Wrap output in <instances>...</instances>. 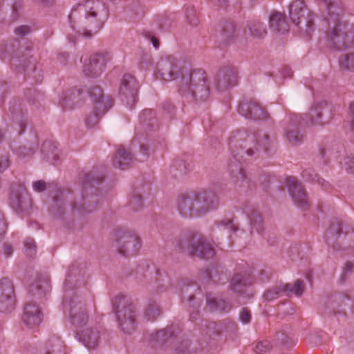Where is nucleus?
Here are the masks:
<instances>
[{
	"label": "nucleus",
	"instance_id": "49530a36",
	"mask_svg": "<svg viewBox=\"0 0 354 354\" xmlns=\"http://www.w3.org/2000/svg\"><path fill=\"white\" fill-rule=\"evenodd\" d=\"M190 342L187 339L178 340L174 345V354H190Z\"/></svg>",
	"mask_w": 354,
	"mask_h": 354
},
{
	"label": "nucleus",
	"instance_id": "1a4fd4ad",
	"mask_svg": "<svg viewBox=\"0 0 354 354\" xmlns=\"http://www.w3.org/2000/svg\"><path fill=\"white\" fill-rule=\"evenodd\" d=\"M289 17L299 31L308 38L315 31L313 15L304 4L303 0L293 1L289 6Z\"/></svg>",
	"mask_w": 354,
	"mask_h": 354
},
{
	"label": "nucleus",
	"instance_id": "a18cd8bd",
	"mask_svg": "<svg viewBox=\"0 0 354 354\" xmlns=\"http://www.w3.org/2000/svg\"><path fill=\"white\" fill-rule=\"evenodd\" d=\"M339 64L342 68L354 71V53H348L341 56Z\"/></svg>",
	"mask_w": 354,
	"mask_h": 354
},
{
	"label": "nucleus",
	"instance_id": "cd10ccee",
	"mask_svg": "<svg viewBox=\"0 0 354 354\" xmlns=\"http://www.w3.org/2000/svg\"><path fill=\"white\" fill-rule=\"evenodd\" d=\"M50 288V277L46 274H38L36 280L29 287V293L34 297L41 299Z\"/></svg>",
	"mask_w": 354,
	"mask_h": 354
},
{
	"label": "nucleus",
	"instance_id": "dca6fc26",
	"mask_svg": "<svg viewBox=\"0 0 354 354\" xmlns=\"http://www.w3.org/2000/svg\"><path fill=\"white\" fill-rule=\"evenodd\" d=\"M183 72L178 60L174 57H168L165 59H162L157 64V74L163 80H173L177 79L179 76L182 77Z\"/></svg>",
	"mask_w": 354,
	"mask_h": 354
},
{
	"label": "nucleus",
	"instance_id": "0eeeda50",
	"mask_svg": "<svg viewBox=\"0 0 354 354\" xmlns=\"http://www.w3.org/2000/svg\"><path fill=\"white\" fill-rule=\"evenodd\" d=\"M112 308L121 330L127 334L134 331L137 326L136 306L124 296L118 295L112 300Z\"/></svg>",
	"mask_w": 354,
	"mask_h": 354
},
{
	"label": "nucleus",
	"instance_id": "de8ad7c7",
	"mask_svg": "<svg viewBox=\"0 0 354 354\" xmlns=\"http://www.w3.org/2000/svg\"><path fill=\"white\" fill-rule=\"evenodd\" d=\"M104 113H100V111L96 110L95 106H94L93 111L86 118V124L88 127H93L98 123L100 118Z\"/></svg>",
	"mask_w": 354,
	"mask_h": 354
},
{
	"label": "nucleus",
	"instance_id": "3c124183",
	"mask_svg": "<svg viewBox=\"0 0 354 354\" xmlns=\"http://www.w3.org/2000/svg\"><path fill=\"white\" fill-rule=\"evenodd\" d=\"M272 345L268 340L259 341L257 343L254 351L259 354H265L266 353L270 351Z\"/></svg>",
	"mask_w": 354,
	"mask_h": 354
},
{
	"label": "nucleus",
	"instance_id": "f704fd0d",
	"mask_svg": "<svg viewBox=\"0 0 354 354\" xmlns=\"http://www.w3.org/2000/svg\"><path fill=\"white\" fill-rule=\"evenodd\" d=\"M342 233L341 223L339 222L333 223L326 232V242L334 249L339 250L340 246L336 244V242Z\"/></svg>",
	"mask_w": 354,
	"mask_h": 354
},
{
	"label": "nucleus",
	"instance_id": "4d7b16f0",
	"mask_svg": "<svg viewBox=\"0 0 354 354\" xmlns=\"http://www.w3.org/2000/svg\"><path fill=\"white\" fill-rule=\"evenodd\" d=\"M142 35L146 39L151 41L155 48H158L159 47V40L152 32L145 31L142 32Z\"/></svg>",
	"mask_w": 354,
	"mask_h": 354
},
{
	"label": "nucleus",
	"instance_id": "a19ab883",
	"mask_svg": "<svg viewBox=\"0 0 354 354\" xmlns=\"http://www.w3.org/2000/svg\"><path fill=\"white\" fill-rule=\"evenodd\" d=\"M126 17L131 21H138L144 15V11L138 2L129 4L124 9Z\"/></svg>",
	"mask_w": 354,
	"mask_h": 354
},
{
	"label": "nucleus",
	"instance_id": "f03ea898",
	"mask_svg": "<svg viewBox=\"0 0 354 354\" xmlns=\"http://www.w3.org/2000/svg\"><path fill=\"white\" fill-rule=\"evenodd\" d=\"M228 145L232 155L228 165L229 171L233 177L244 180L246 175L242 163L245 161V157L258 158L262 153L267 152L271 140L269 135L262 131L243 128L231 133Z\"/></svg>",
	"mask_w": 354,
	"mask_h": 354
},
{
	"label": "nucleus",
	"instance_id": "4468645a",
	"mask_svg": "<svg viewBox=\"0 0 354 354\" xmlns=\"http://www.w3.org/2000/svg\"><path fill=\"white\" fill-rule=\"evenodd\" d=\"M139 84L135 77L129 73L124 74L120 82L119 95L121 100L130 109L138 101Z\"/></svg>",
	"mask_w": 354,
	"mask_h": 354
},
{
	"label": "nucleus",
	"instance_id": "052dcab7",
	"mask_svg": "<svg viewBox=\"0 0 354 354\" xmlns=\"http://www.w3.org/2000/svg\"><path fill=\"white\" fill-rule=\"evenodd\" d=\"M140 161H144L149 156V150L147 145L141 144L140 146Z\"/></svg>",
	"mask_w": 354,
	"mask_h": 354
},
{
	"label": "nucleus",
	"instance_id": "8fccbe9b",
	"mask_svg": "<svg viewBox=\"0 0 354 354\" xmlns=\"http://www.w3.org/2000/svg\"><path fill=\"white\" fill-rule=\"evenodd\" d=\"M129 205L133 211L140 210L142 208V196L138 193H133L130 198Z\"/></svg>",
	"mask_w": 354,
	"mask_h": 354
},
{
	"label": "nucleus",
	"instance_id": "338daca9",
	"mask_svg": "<svg viewBox=\"0 0 354 354\" xmlns=\"http://www.w3.org/2000/svg\"><path fill=\"white\" fill-rule=\"evenodd\" d=\"M351 129L354 131V102L350 104L349 112Z\"/></svg>",
	"mask_w": 354,
	"mask_h": 354
},
{
	"label": "nucleus",
	"instance_id": "e433bc0d",
	"mask_svg": "<svg viewBox=\"0 0 354 354\" xmlns=\"http://www.w3.org/2000/svg\"><path fill=\"white\" fill-rule=\"evenodd\" d=\"M140 124L146 130H153L158 127L157 119L155 112L150 109L143 110L139 116Z\"/></svg>",
	"mask_w": 354,
	"mask_h": 354
},
{
	"label": "nucleus",
	"instance_id": "58836bf2",
	"mask_svg": "<svg viewBox=\"0 0 354 354\" xmlns=\"http://www.w3.org/2000/svg\"><path fill=\"white\" fill-rule=\"evenodd\" d=\"M220 39L224 44L232 41L236 37V26L232 21H225L223 23L220 32Z\"/></svg>",
	"mask_w": 354,
	"mask_h": 354
},
{
	"label": "nucleus",
	"instance_id": "9d476101",
	"mask_svg": "<svg viewBox=\"0 0 354 354\" xmlns=\"http://www.w3.org/2000/svg\"><path fill=\"white\" fill-rule=\"evenodd\" d=\"M114 245L122 255L133 256L140 247V238L132 231L118 229L114 232Z\"/></svg>",
	"mask_w": 354,
	"mask_h": 354
},
{
	"label": "nucleus",
	"instance_id": "2f4dec72",
	"mask_svg": "<svg viewBox=\"0 0 354 354\" xmlns=\"http://www.w3.org/2000/svg\"><path fill=\"white\" fill-rule=\"evenodd\" d=\"M81 100V91L77 88H71L63 93L59 103L63 109H73Z\"/></svg>",
	"mask_w": 354,
	"mask_h": 354
},
{
	"label": "nucleus",
	"instance_id": "c9c22d12",
	"mask_svg": "<svg viewBox=\"0 0 354 354\" xmlns=\"http://www.w3.org/2000/svg\"><path fill=\"white\" fill-rule=\"evenodd\" d=\"M247 27L250 35L254 39H262L268 34L266 24L259 19H254L248 21Z\"/></svg>",
	"mask_w": 354,
	"mask_h": 354
},
{
	"label": "nucleus",
	"instance_id": "5701e85b",
	"mask_svg": "<svg viewBox=\"0 0 354 354\" xmlns=\"http://www.w3.org/2000/svg\"><path fill=\"white\" fill-rule=\"evenodd\" d=\"M253 281L250 276L237 273L234 274L230 282L231 289L244 298L250 299L253 297L254 291L251 288Z\"/></svg>",
	"mask_w": 354,
	"mask_h": 354
},
{
	"label": "nucleus",
	"instance_id": "a211bd4d",
	"mask_svg": "<svg viewBox=\"0 0 354 354\" xmlns=\"http://www.w3.org/2000/svg\"><path fill=\"white\" fill-rule=\"evenodd\" d=\"M110 59L109 53L106 51L99 52L91 55L88 62L84 64V74L90 77L100 76Z\"/></svg>",
	"mask_w": 354,
	"mask_h": 354
},
{
	"label": "nucleus",
	"instance_id": "39448f33",
	"mask_svg": "<svg viewBox=\"0 0 354 354\" xmlns=\"http://www.w3.org/2000/svg\"><path fill=\"white\" fill-rule=\"evenodd\" d=\"M179 91L196 103L207 101L210 97V82L206 72L201 68L186 71L180 79Z\"/></svg>",
	"mask_w": 354,
	"mask_h": 354
},
{
	"label": "nucleus",
	"instance_id": "b1692460",
	"mask_svg": "<svg viewBox=\"0 0 354 354\" xmlns=\"http://www.w3.org/2000/svg\"><path fill=\"white\" fill-rule=\"evenodd\" d=\"M302 125L301 117L299 115H292L289 118L288 123L286 127L285 135L287 140L292 145L301 144L304 135L300 131Z\"/></svg>",
	"mask_w": 354,
	"mask_h": 354
},
{
	"label": "nucleus",
	"instance_id": "0e129e2a",
	"mask_svg": "<svg viewBox=\"0 0 354 354\" xmlns=\"http://www.w3.org/2000/svg\"><path fill=\"white\" fill-rule=\"evenodd\" d=\"M152 57L151 55L149 53L143 54L141 59H140V64L142 65V66H147L148 65H150L151 64Z\"/></svg>",
	"mask_w": 354,
	"mask_h": 354
},
{
	"label": "nucleus",
	"instance_id": "393cba45",
	"mask_svg": "<svg viewBox=\"0 0 354 354\" xmlns=\"http://www.w3.org/2000/svg\"><path fill=\"white\" fill-rule=\"evenodd\" d=\"M22 321L29 328L38 326L42 321V313L39 306L35 302L26 303L24 307Z\"/></svg>",
	"mask_w": 354,
	"mask_h": 354
},
{
	"label": "nucleus",
	"instance_id": "6e6552de",
	"mask_svg": "<svg viewBox=\"0 0 354 354\" xmlns=\"http://www.w3.org/2000/svg\"><path fill=\"white\" fill-rule=\"evenodd\" d=\"M70 283V279L66 278L64 287V308L68 312L72 324L77 327H82L88 322V312L84 304L73 292Z\"/></svg>",
	"mask_w": 354,
	"mask_h": 354
},
{
	"label": "nucleus",
	"instance_id": "4be33fe9",
	"mask_svg": "<svg viewBox=\"0 0 354 354\" xmlns=\"http://www.w3.org/2000/svg\"><path fill=\"white\" fill-rule=\"evenodd\" d=\"M14 290L10 280L4 278L0 280V311L10 313L15 308Z\"/></svg>",
	"mask_w": 354,
	"mask_h": 354
},
{
	"label": "nucleus",
	"instance_id": "9b49d317",
	"mask_svg": "<svg viewBox=\"0 0 354 354\" xmlns=\"http://www.w3.org/2000/svg\"><path fill=\"white\" fill-rule=\"evenodd\" d=\"M10 201L12 208L18 213H28L32 207V199L25 186L14 183L10 186Z\"/></svg>",
	"mask_w": 354,
	"mask_h": 354
},
{
	"label": "nucleus",
	"instance_id": "e2e57ef3",
	"mask_svg": "<svg viewBox=\"0 0 354 354\" xmlns=\"http://www.w3.org/2000/svg\"><path fill=\"white\" fill-rule=\"evenodd\" d=\"M344 165L346 170L350 173L354 174V157L353 158H347L345 160Z\"/></svg>",
	"mask_w": 354,
	"mask_h": 354
},
{
	"label": "nucleus",
	"instance_id": "a878e982",
	"mask_svg": "<svg viewBox=\"0 0 354 354\" xmlns=\"http://www.w3.org/2000/svg\"><path fill=\"white\" fill-rule=\"evenodd\" d=\"M88 95L93 101L95 109L100 113H106L113 106V99L110 95H104L102 90L98 86H92L88 90Z\"/></svg>",
	"mask_w": 354,
	"mask_h": 354
},
{
	"label": "nucleus",
	"instance_id": "774afa93",
	"mask_svg": "<svg viewBox=\"0 0 354 354\" xmlns=\"http://www.w3.org/2000/svg\"><path fill=\"white\" fill-rule=\"evenodd\" d=\"M9 166V159L4 156L0 158V172L3 171Z\"/></svg>",
	"mask_w": 354,
	"mask_h": 354
},
{
	"label": "nucleus",
	"instance_id": "423d86ee",
	"mask_svg": "<svg viewBox=\"0 0 354 354\" xmlns=\"http://www.w3.org/2000/svg\"><path fill=\"white\" fill-rule=\"evenodd\" d=\"M177 246L184 253L200 259H210L215 255L214 248L205 237L196 232H187L179 236Z\"/></svg>",
	"mask_w": 354,
	"mask_h": 354
},
{
	"label": "nucleus",
	"instance_id": "c85d7f7f",
	"mask_svg": "<svg viewBox=\"0 0 354 354\" xmlns=\"http://www.w3.org/2000/svg\"><path fill=\"white\" fill-rule=\"evenodd\" d=\"M80 340L88 348L94 349L99 345L100 332L95 327L87 328L82 331L80 335Z\"/></svg>",
	"mask_w": 354,
	"mask_h": 354
},
{
	"label": "nucleus",
	"instance_id": "7ed1b4c3",
	"mask_svg": "<svg viewBox=\"0 0 354 354\" xmlns=\"http://www.w3.org/2000/svg\"><path fill=\"white\" fill-rule=\"evenodd\" d=\"M327 15L324 19L328 44L337 50H344L354 43V26L344 19V6L341 0H327Z\"/></svg>",
	"mask_w": 354,
	"mask_h": 354
},
{
	"label": "nucleus",
	"instance_id": "6ab92c4d",
	"mask_svg": "<svg viewBox=\"0 0 354 354\" xmlns=\"http://www.w3.org/2000/svg\"><path fill=\"white\" fill-rule=\"evenodd\" d=\"M238 112L245 118L254 121L263 120L267 117L265 109L253 98H244L239 103Z\"/></svg>",
	"mask_w": 354,
	"mask_h": 354
},
{
	"label": "nucleus",
	"instance_id": "bb28decb",
	"mask_svg": "<svg viewBox=\"0 0 354 354\" xmlns=\"http://www.w3.org/2000/svg\"><path fill=\"white\" fill-rule=\"evenodd\" d=\"M194 207V198L192 193L181 194L178 196L176 207L183 216L189 218L196 216Z\"/></svg>",
	"mask_w": 354,
	"mask_h": 354
},
{
	"label": "nucleus",
	"instance_id": "72a5a7b5",
	"mask_svg": "<svg viewBox=\"0 0 354 354\" xmlns=\"http://www.w3.org/2000/svg\"><path fill=\"white\" fill-rule=\"evenodd\" d=\"M206 301L207 308L210 312L227 313L232 308L230 303L221 299L215 298L211 294L207 295Z\"/></svg>",
	"mask_w": 354,
	"mask_h": 354
},
{
	"label": "nucleus",
	"instance_id": "13d9d810",
	"mask_svg": "<svg viewBox=\"0 0 354 354\" xmlns=\"http://www.w3.org/2000/svg\"><path fill=\"white\" fill-rule=\"evenodd\" d=\"M35 153V149L31 147L21 146L17 149V154L23 158L30 156Z\"/></svg>",
	"mask_w": 354,
	"mask_h": 354
},
{
	"label": "nucleus",
	"instance_id": "412c9836",
	"mask_svg": "<svg viewBox=\"0 0 354 354\" xmlns=\"http://www.w3.org/2000/svg\"><path fill=\"white\" fill-rule=\"evenodd\" d=\"M0 48V50L3 55L8 54L13 56L12 62L17 67H21L25 70L26 67L30 63V59L32 56L29 55L28 53L24 54L23 50L19 48L18 42L6 43L1 45Z\"/></svg>",
	"mask_w": 354,
	"mask_h": 354
},
{
	"label": "nucleus",
	"instance_id": "aec40b11",
	"mask_svg": "<svg viewBox=\"0 0 354 354\" xmlns=\"http://www.w3.org/2000/svg\"><path fill=\"white\" fill-rule=\"evenodd\" d=\"M286 185L295 204L306 209L310 205L306 189L303 185L293 176L288 177Z\"/></svg>",
	"mask_w": 354,
	"mask_h": 354
},
{
	"label": "nucleus",
	"instance_id": "473e14b6",
	"mask_svg": "<svg viewBox=\"0 0 354 354\" xmlns=\"http://www.w3.org/2000/svg\"><path fill=\"white\" fill-rule=\"evenodd\" d=\"M269 24L274 31L283 34L289 31V25L286 21V15L281 12H274L271 15Z\"/></svg>",
	"mask_w": 354,
	"mask_h": 354
},
{
	"label": "nucleus",
	"instance_id": "79ce46f5",
	"mask_svg": "<svg viewBox=\"0 0 354 354\" xmlns=\"http://www.w3.org/2000/svg\"><path fill=\"white\" fill-rule=\"evenodd\" d=\"M283 290L281 283L267 289L263 295V299L267 301H272L283 295Z\"/></svg>",
	"mask_w": 354,
	"mask_h": 354
},
{
	"label": "nucleus",
	"instance_id": "c756f323",
	"mask_svg": "<svg viewBox=\"0 0 354 354\" xmlns=\"http://www.w3.org/2000/svg\"><path fill=\"white\" fill-rule=\"evenodd\" d=\"M134 160L135 159L130 151L120 147L115 151L113 159V165L115 167L124 170L129 168Z\"/></svg>",
	"mask_w": 354,
	"mask_h": 354
},
{
	"label": "nucleus",
	"instance_id": "864d4df0",
	"mask_svg": "<svg viewBox=\"0 0 354 354\" xmlns=\"http://www.w3.org/2000/svg\"><path fill=\"white\" fill-rule=\"evenodd\" d=\"M24 247L28 256L32 257L36 253V245L33 239L28 238L24 241Z\"/></svg>",
	"mask_w": 354,
	"mask_h": 354
},
{
	"label": "nucleus",
	"instance_id": "37998d69",
	"mask_svg": "<svg viewBox=\"0 0 354 354\" xmlns=\"http://www.w3.org/2000/svg\"><path fill=\"white\" fill-rule=\"evenodd\" d=\"M160 314V310L159 306L154 301L149 302L145 311V317L147 320H153L156 319Z\"/></svg>",
	"mask_w": 354,
	"mask_h": 354
},
{
	"label": "nucleus",
	"instance_id": "680f3d73",
	"mask_svg": "<svg viewBox=\"0 0 354 354\" xmlns=\"http://www.w3.org/2000/svg\"><path fill=\"white\" fill-rule=\"evenodd\" d=\"M32 187L35 191L41 192L46 189V184L43 180H37L33 183Z\"/></svg>",
	"mask_w": 354,
	"mask_h": 354
},
{
	"label": "nucleus",
	"instance_id": "2eb2a0df",
	"mask_svg": "<svg viewBox=\"0 0 354 354\" xmlns=\"http://www.w3.org/2000/svg\"><path fill=\"white\" fill-rule=\"evenodd\" d=\"M200 291L199 286L189 279H183L180 283V292L183 300H186L190 307L193 309L190 312L189 319L191 321H195L199 316L198 308L201 303L195 300V295Z\"/></svg>",
	"mask_w": 354,
	"mask_h": 354
},
{
	"label": "nucleus",
	"instance_id": "c03bdc74",
	"mask_svg": "<svg viewBox=\"0 0 354 354\" xmlns=\"http://www.w3.org/2000/svg\"><path fill=\"white\" fill-rule=\"evenodd\" d=\"M185 18L189 24L197 26L200 23L198 15L193 6H188L185 10Z\"/></svg>",
	"mask_w": 354,
	"mask_h": 354
},
{
	"label": "nucleus",
	"instance_id": "603ef678",
	"mask_svg": "<svg viewBox=\"0 0 354 354\" xmlns=\"http://www.w3.org/2000/svg\"><path fill=\"white\" fill-rule=\"evenodd\" d=\"M354 269V264L351 261H347L342 270V274L340 276V281L344 283L347 278L352 274Z\"/></svg>",
	"mask_w": 354,
	"mask_h": 354
},
{
	"label": "nucleus",
	"instance_id": "5fc2aeb1",
	"mask_svg": "<svg viewBox=\"0 0 354 354\" xmlns=\"http://www.w3.org/2000/svg\"><path fill=\"white\" fill-rule=\"evenodd\" d=\"M252 319L251 311L247 308H243L239 313V320L244 324H249Z\"/></svg>",
	"mask_w": 354,
	"mask_h": 354
},
{
	"label": "nucleus",
	"instance_id": "4c0bfd02",
	"mask_svg": "<svg viewBox=\"0 0 354 354\" xmlns=\"http://www.w3.org/2000/svg\"><path fill=\"white\" fill-rule=\"evenodd\" d=\"M283 294L287 297L295 295L297 297L302 295L304 291V284L302 280L297 279L293 284L281 283Z\"/></svg>",
	"mask_w": 354,
	"mask_h": 354
},
{
	"label": "nucleus",
	"instance_id": "6e6d98bb",
	"mask_svg": "<svg viewBox=\"0 0 354 354\" xmlns=\"http://www.w3.org/2000/svg\"><path fill=\"white\" fill-rule=\"evenodd\" d=\"M219 224L230 232H235L238 230V226L234 223L232 218H225L221 221Z\"/></svg>",
	"mask_w": 354,
	"mask_h": 354
},
{
	"label": "nucleus",
	"instance_id": "69168bd1",
	"mask_svg": "<svg viewBox=\"0 0 354 354\" xmlns=\"http://www.w3.org/2000/svg\"><path fill=\"white\" fill-rule=\"evenodd\" d=\"M6 224L5 222V219L3 215L0 213V241L2 240L3 236L6 232Z\"/></svg>",
	"mask_w": 354,
	"mask_h": 354
},
{
	"label": "nucleus",
	"instance_id": "ea45409f",
	"mask_svg": "<svg viewBox=\"0 0 354 354\" xmlns=\"http://www.w3.org/2000/svg\"><path fill=\"white\" fill-rule=\"evenodd\" d=\"M250 224V233L261 234L264 230V223L261 213L257 210H252L248 214Z\"/></svg>",
	"mask_w": 354,
	"mask_h": 354
},
{
	"label": "nucleus",
	"instance_id": "f8f14e48",
	"mask_svg": "<svg viewBox=\"0 0 354 354\" xmlns=\"http://www.w3.org/2000/svg\"><path fill=\"white\" fill-rule=\"evenodd\" d=\"M194 198V208L196 216L204 215L216 208L218 199L216 193L211 189H202L192 192Z\"/></svg>",
	"mask_w": 354,
	"mask_h": 354
},
{
	"label": "nucleus",
	"instance_id": "7c9ffc66",
	"mask_svg": "<svg viewBox=\"0 0 354 354\" xmlns=\"http://www.w3.org/2000/svg\"><path fill=\"white\" fill-rule=\"evenodd\" d=\"M329 111V107L326 102H321L317 104L311 109L310 112L311 123L313 124H323L328 122L330 116L328 115L326 120L324 119V116L326 113H328Z\"/></svg>",
	"mask_w": 354,
	"mask_h": 354
},
{
	"label": "nucleus",
	"instance_id": "ddd939ff",
	"mask_svg": "<svg viewBox=\"0 0 354 354\" xmlns=\"http://www.w3.org/2000/svg\"><path fill=\"white\" fill-rule=\"evenodd\" d=\"M182 332L178 324H172L165 328L149 334L147 339L153 346L166 347L171 344Z\"/></svg>",
	"mask_w": 354,
	"mask_h": 354
},
{
	"label": "nucleus",
	"instance_id": "bf43d9fd",
	"mask_svg": "<svg viewBox=\"0 0 354 354\" xmlns=\"http://www.w3.org/2000/svg\"><path fill=\"white\" fill-rule=\"evenodd\" d=\"M30 32V27L29 26L23 25L15 28V32L20 37H24Z\"/></svg>",
	"mask_w": 354,
	"mask_h": 354
},
{
	"label": "nucleus",
	"instance_id": "f3484780",
	"mask_svg": "<svg viewBox=\"0 0 354 354\" xmlns=\"http://www.w3.org/2000/svg\"><path fill=\"white\" fill-rule=\"evenodd\" d=\"M238 82V71L233 66L222 67L214 77V84L219 91H225Z\"/></svg>",
	"mask_w": 354,
	"mask_h": 354
},
{
	"label": "nucleus",
	"instance_id": "09e8293b",
	"mask_svg": "<svg viewBox=\"0 0 354 354\" xmlns=\"http://www.w3.org/2000/svg\"><path fill=\"white\" fill-rule=\"evenodd\" d=\"M205 327L207 329L206 333L209 336H218L221 334L223 330V326L221 324L214 322H209L205 325Z\"/></svg>",
	"mask_w": 354,
	"mask_h": 354
},
{
	"label": "nucleus",
	"instance_id": "20e7f679",
	"mask_svg": "<svg viewBox=\"0 0 354 354\" xmlns=\"http://www.w3.org/2000/svg\"><path fill=\"white\" fill-rule=\"evenodd\" d=\"M104 6L97 3L86 1L72 10L69 19L73 29L78 28V33L85 38H91L102 28L104 21L102 12Z\"/></svg>",
	"mask_w": 354,
	"mask_h": 354
},
{
	"label": "nucleus",
	"instance_id": "f257e3e1",
	"mask_svg": "<svg viewBox=\"0 0 354 354\" xmlns=\"http://www.w3.org/2000/svg\"><path fill=\"white\" fill-rule=\"evenodd\" d=\"M103 180L104 176L93 170L84 174L81 194H76L70 189L57 190L49 206L50 213L62 218L68 228L82 229L87 223L85 216L96 210L100 205L96 186Z\"/></svg>",
	"mask_w": 354,
	"mask_h": 354
}]
</instances>
